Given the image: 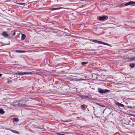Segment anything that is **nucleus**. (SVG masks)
Instances as JSON below:
<instances>
[{"label":"nucleus","instance_id":"nucleus-25","mask_svg":"<svg viewBox=\"0 0 135 135\" xmlns=\"http://www.w3.org/2000/svg\"><path fill=\"white\" fill-rule=\"evenodd\" d=\"M97 104L98 105H100V106H102H102H103V105H99V103H98Z\"/></svg>","mask_w":135,"mask_h":135},{"label":"nucleus","instance_id":"nucleus-24","mask_svg":"<svg viewBox=\"0 0 135 135\" xmlns=\"http://www.w3.org/2000/svg\"><path fill=\"white\" fill-rule=\"evenodd\" d=\"M9 44H9H9H4V45H1V46H4V45H9Z\"/></svg>","mask_w":135,"mask_h":135},{"label":"nucleus","instance_id":"nucleus-15","mask_svg":"<svg viewBox=\"0 0 135 135\" xmlns=\"http://www.w3.org/2000/svg\"><path fill=\"white\" fill-rule=\"evenodd\" d=\"M98 43L99 44H102L103 45H108L109 46H110V45H109L106 43L104 42V43Z\"/></svg>","mask_w":135,"mask_h":135},{"label":"nucleus","instance_id":"nucleus-10","mask_svg":"<svg viewBox=\"0 0 135 135\" xmlns=\"http://www.w3.org/2000/svg\"><path fill=\"white\" fill-rule=\"evenodd\" d=\"M86 106L87 107V105H81V107L82 109H83L84 110H85V107Z\"/></svg>","mask_w":135,"mask_h":135},{"label":"nucleus","instance_id":"nucleus-3","mask_svg":"<svg viewBox=\"0 0 135 135\" xmlns=\"http://www.w3.org/2000/svg\"><path fill=\"white\" fill-rule=\"evenodd\" d=\"M33 73L32 72H21L19 71H17V72L15 73L14 74L15 75H26L32 74Z\"/></svg>","mask_w":135,"mask_h":135},{"label":"nucleus","instance_id":"nucleus-33","mask_svg":"<svg viewBox=\"0 0 135 135\" xmlns=\"http://www.w3.org/2000/svg\"><path fill=\"white\" fill-rule=\"evenodd\" d=\"M11 130V129H9H9H7V130H10H10Z\"/></svg>","mask_w":135,"mask_h":135},{"label":"nucleus","instance_id":"nucleus-13","mask_svg":"<svg viewBox=\"0 0 135 135\" xmlns=\"http://www.w3.org/2000/svg\"><path fill=\"white\" fill-rule=\"evenodd\" d=\"M10 131H11L13 133H15L18 134H20V133L18 132V131H15V130H10Z\"/></svg>","mask_w":135,"mask_h":135},{"label":"nucleus","instance_id":"nucleus-17","mask_svg":"<svg viewBox=\"0 0 135 135\" xmlns=\"http://www.w3.org/2000/svg\"><path fill=\"white\" fill-rule=\"evenodd\" d=\"M17 4H18L22 5L23 6H25V3H18Z\"/></svg>","mask_w":135,"mask_h":135},{"label":"nucleus","instance_id":"nucleus-9","mask_svg":"<svg viewBox=\"0 0 135 135\" xmlns=\"http://www.w3.org/2000/svg\"><path fill=\"white\" fill-rule=\"evenodd\" d=\"M26 37V35L23 34H22L21 39L22 40H24Z\"/></svg>","mask_w":135,"mask_h":135},{"label":"nucleus","instance_id":"nucleus-18","mask_svg":"<svg viewBox=\"0 0 135 135\" xmlns=\"http://www.w3.org/2000/svg\"><path fill=\"white\" fill-rule=\"evenodd\" d=\"M115 104L117 105H118L120 106V104H121V103L118 102H116L115 103Z\"/></svg>","mask_w":135,"mask_h":135},{"label":"nucleus","instance_id":"nucleus-8","mask_svg":"<svg viewBox=\"0 0 135 135\" xmlns=\"http://www.w3.org/2000/svg\"><path fill=\"white\" fill-rule=\"evenodd\" d=\"M129 66L131 68H133L135 66V64L133 63H130L129 65Z\"/></svg>","mask_w":135,"mask_h":135},{"label":"nucleus","instance_id":"nucleus-16","mask_svg":"<svg viewBox=\"0 0 135 135\" xmlns=\"http://www.w3.org/2000/svg\"><path fill=\"white\" fill-rule=\"evenodd\" d=\"M88 63V61H86L85 62H82L81 63V64L82 65H85V64H87Z\"/></svg>","mask_w":135,"mask_h":135},{"label":"nucleus","instance_id":"nucleus-28","mask_svg":"<svg viewBox=\"0 0 135 135\" xmlns=\"http://www.w3.org/2000/svg\"><path fill=\"white\" fill-rule=\"evenodd\" d=\"M72 121V120H70V121H65V122H71V121Z\"/></svg>","mask_w":135,"mask_h":135},{"label":"nucleus","instance_id":"nucleus-22","mask_svg":"<svg viewBox=\"0 0 135 135\" xmlns=\"http://www.w3.org/2000/svg\"><path fill=\"white\" fill-rule=\"evenodd\" d=\"M56 134L57 135H63V134H60V133H58L57 132H56Z\"/></svg>","mask_w":135,"mask_h":135},{"label":"nucleus","instance_id":"nucleus-29","mask_svg":"<svg viewBox=\"0 0 135 135\" xmlns=\"http://www.w3.org/2000/svg\"><path fill=\"white\" fill-rule=\"evenodd\" d=\"M15 34H16L15 32H14L13 33V35H15Z\"/></svg>","mask_w":135,"mask_h":135},{"label":"nucleus","instance_id":"nucleus-12","mask_svg":"<svg viewBox=\"0 0 135 135\" xmlns=\"http://www.w3.org/2000/svg\"><path fill=\"white\" fill-rule=\"evenodd\" d=\"M129 59V61L134 60L135 61V56L131 57Z\"/></svg>","mask_w":135,"mask_h":135},{"label":"nucleus","instance_id":"nucleus-7","mask_svg":"<svg viewBox=\"0 0 135 135\" xmlns=\"http://www.w3.org/2000/svg\"><path fill=\"white\" fill-rule=\"evenodd\" d=\"M13 120V122H18L19 121V119L17 118H14L11 119Z\"/></svg>","mask_w":135,"mask_h":135},{"label":"nucleus","instance_id":"nucleus-21","mask_svg":"<svg viewBox=\"0 0 135 135\" xmlns=\"http://www.w3.org/2000/svg\"><path fill=\"white\" fill-rule=\"evenodd\" d=\"M81 97L84 98H87L88 97V96H85V95H82L81 96Z\"/></svg>","mask_w":135,"mask_h":135},{"label":"nucleus","instance_id":"nucleus-34","mask_svg":"<svg viewBox=\"0 0 135 135\" xmlns=\"http://www.w3.org/2000/svg\"><path fill=\"white\" fill-rule=\"evenodd\" d=\"M89 50L90 51H93V50Z\"/></svg>","mask_w":135,"mask_h":135},{"label":"nucleus","instance_id":"nucleus-19","mask_svg":"<svg viewBox=\"0 0 135 135\" xmlns=\"http://www.w3.org/2000/svg\"><path fill=\"white\" fill-rule=\"evenodd\" d=\"M60 8H54L51 9V10H56L58 9H60Z\"/></svg>","mask_w":135,"mask_h":135},{"label":"nucleus","instance_id":"nucleus-14","mask_svg":"<svg viewBox=\"0 0 135 135\" xmlns=\"http://www.w3.org/2000/svg\"><path fill=\"white\" fill-rule=\"evenodd\" d=\"M5 113V112L3 110V109H0V114H3Z\"/></svg>","mask_w":135,"mask_h":135},{"label":"nucleus","instance_id":"nucleus-6","mask_svg":"<svg viewBox=\"0 0 135 135\" xmlns=\"http://www.w3.org/2000/svg\"><path fill=\"white\" fill-rule=\"evenodd\" d=\"M135 4V2L129 1L128 2L125 3V6L128 5L133 4Z\"/></svg>","mask_w":135,"mask_h":135},{"label":"nucleus","instance_id":"nucleus-27","mask_svg":"<svg viewBox=\"0 0 135 135\" xmlns=\"http://www.w3.org/2000/svg\"><path fill=\"white\" fill-rule=\"evenodd\" d=\"M128 108H131L132 107L131 106H128Z\"/></svg>","mask_w":135,"mask_h":135},{"label":"nucleus","instance_id":"nucleus-2","mask_svg":"<svg viewBox=\"0 0 135 135\" xmlns=\"http://www.w3.org/2000/svg\"><path fill=\"white\" fill-rule=\"evenodd\" d=\"M98 92L100 94H105L106 93H108L110 91L107 89L103 90L102 89L98 88Z\"/></svg>","mask_w":135,"mask_h":135},{"label":"nucleus","instance_id":"nucleus-5","mask_svg":"<svg viewBox=\"0 0 135 135\" xmlns=\"http://www.w3.org/2000/svg\"><path fill=\"white\" fill-rule=\"evenodd\" d=\"M2 35L4 37H7L9 36V34L6 32L4 31L3 32Z\"/></svg>","mask_w":135,"mask_h":135},{"label":"nucleus","instance_id":"nucleus-30","mask_svg":"<svg viewBox=\"0 0 135 135\" xmlns=\"http://www.w3.org/2000/svg\"><path fill=\"white\" fill-rule=\"evenodd\" d=\"M2 75V74H0V77H1Z\"/></svg>","mask_w":135,"mask_h":135},{"label":"nucleus","instance_id":"nucleus-35","mask_svg":"<svg viewBox=\"0 0 135 135\" xmlns=\"http://www.w3.org/2000/svg\"><path fill=\"white\" fill-rule=\"evenodd\" d=\"M133 51L135 52V50H134Z\"/></svg>","mask_w":135,"mask_h":135},{"label":"nucleus","instance_id":"nucleus-23","mask_svg":"<svg viewBox=\"0 0 135 135\" xmlns=\"http://www.w3.org/2000/svg\"><path fill=\"white\" fill-rule=\"evenodd\" d=\"M120 106L122 107H124V105L123 104H121Z\"/></svg>","mask_w":135,"mask_h":135},{"label":"nucleus","instance_id":"nucleus-1","mask_svg":"<svg viewBox=\"0 0 135 135\" xmlns=\"http://www.w3.org/2000/svg\"><path fill=\"white\" fill-rule=\"evenodd\" d=\"M26 101H21L20 102L18 103L19 106L22 107H28V106L26 104Z\"/></svg>","mask_w":135,"mask_h":135},{"label":"nucleus","instance_id":"nucleus-32","mask_svg":"<svg viewBox=\"0 0 135 135\" xmlns=\"http://www.w3.org/2000/svg\"><path fill=\"white\" fill-rule=\"evenodd\" d=\"M13 77H11L10 78L11 79H12V78H13Z\"/></svg>","mask_w":135,"mask_h":135},{"label":"nucleus","instance_id":"nucleus-26","mask_svg":"<svg viewBox=\"0 0 135 135\" xmlns=\"http://www.w3.org/2000/svg\"><path fill=\"white\" fill-rule=\"evenodd\" d=\"M64 133H67V134H69L70 133L69 132H63Z\"/></svg>","mask_w":135,"mask_h":135},{"label":"nucleus","instance_id":"nucleus-31","mask_svg":"<svg viewBox=\"0 0 135 135\" xmlns=\"http://www.w3.org/2000/svg\"><path fill=\"white\" fill-rule=\"evenodd\" d=\"M132 116H133V117H135V114L133 115Z\"/></svg>","mask_w":135,"mask_h":135},{"label":"nucleus","instance_id":"nucleus-11","mask_svg":"<svg viewBox=\"0 0 135 135\" xmlns=\"http://www.w3.org/2000/svg\"><path fill=\"white\" fill-rule=\"evenodd\" d=\"M14 51L15 52H17V53H22V52H25V51L23 50H14Z\"/></svg>","mask_w":135,"mask_h":135},{"label":"nucleus","instance_id":"nucleus-4","mask_svg":"<svg viewBox=\"0 0 135 135\" xmlns=\"http://www.w3.org/2000/svg\"><path fill=\"white\" fill-rule=\"evenodd\" d=\"M99 20L100 21H104L108 19V17L107 16H99Z\"/></svg>","mask_w":135,"mask_h":135},{"label":"nucleus","instance_id":"nucleus-20","mask_svg":"<svg viewBox=\"0 0 135 135\" xmlns=\"http://www.w3.org/2000/svg\"><path fill=\"white\" fill-rule=\"evenodd\" d=\"M92 41L93 42H95L94 41L96 42H102L101 41H97V40H92Z\"/></svg>","mask_w":135,"mask_h":135}]
</instances>
